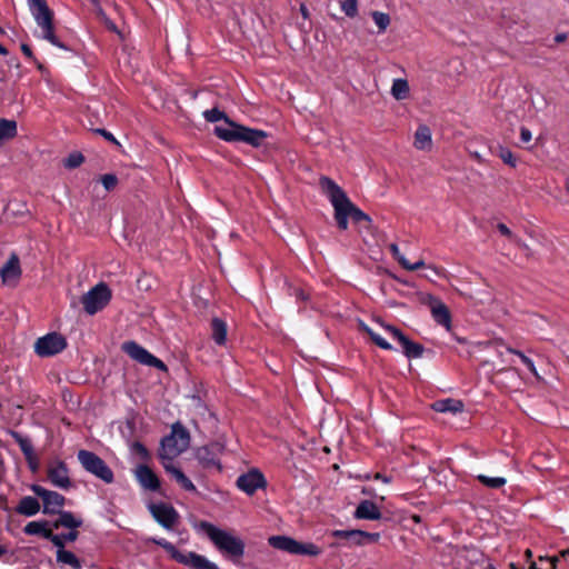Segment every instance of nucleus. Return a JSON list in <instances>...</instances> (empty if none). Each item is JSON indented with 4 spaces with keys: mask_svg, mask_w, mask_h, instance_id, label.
Listing matches in <instances>:
<instances>
[{
    "mask_svg": "<svg viewBox=\"0 0 569 569\" xmlns=\"http://www.w3.org/2000/svg\"><path fill=\"white\" fill-rule=\"evenodd\" d=\"M385 332L393 340H397L407 358L409 359H417L421 358L425 348L420 343H416L411 340H409L398 328L392 327L390 325H381Z\"/></svg>",
    "mask_w": 569,
    "mask_h": 569,
    "instance_id": "f8f14e48",
    "label": "nucleus"
},
{
    "mask_svg": "<svg viewBox=\"0 0 569 569\" xmlns=\"http://www.w3.org/2000/svg\"><path fill=\"white\" fill-rule=\"evenodd\" d=\"M320 186L335 208V218L341 230L348 228V218H352L358 222L362 220L370 222V218L352 204L346 192L333 180L322 177Z\"/></svg>",
    "mask_w": 569,
    "mask_h": 569,
    "instance_id": "f03ea898",
    "label": "nucleus"
},
{
    "mask_svg": "<svg viewBox=\"0 0 569 569\" xmlns=\"http://www.w3.org/2000/svg\"><path fill=\"white\" fill-rule=\"evenodd\" d=\"M412 519L415 520V522H420L421 521V518L419 516H412Z\"/></svg>",
    "mask_w": 569,
    "mask_h": 569,
    "instance_id": "680f3d73",
    "label": "nucleus"
},
{
    "mask_svg": "<svg viewBox=\"0 0 569 569\" xmlns=\"http://www.w3.org/2000/svg\"><path fill=\"white\" fill-rule=\"evenodd\" d=\"M22 274L19 257L11 253L7 262L0 268V278L3 286L14 288Z\"/></svg>",
    "mask_w": 569,
    "mask_h": 569,
    "instance_id": "2eb2a0df",
    "label": "nucleus"
},
{
    "mask_svg": "<svg viewBox=\"0 0 569 569\" xmlns=\"http://www.w3.org/2000/svg\"><path fill=\"white\" fill-rule=\"evenodd\" d=\"M332 535L338 539L348 540L350 543L356 546L377 542L380 539V533L362 530H335Z\"/></svg>",
    "mask_w": 569,
    "mask_h": 569,
    "instance_id": "a211bd4d",
    "label": "nucleus"
},
{
    "mask_svg": "<svg viewBox=\"0 0 569 569\" xmlns=\"http://www.w3.org/2000/svg\"><path fill=\"white\" fill-rule=\"evenodd\" d=\"M31 490L42 499L43 513L53 515L60 512L64 505V497L56 491H50L39 485H32Z\"/></svg>",
    "mask_w": 569,
    "mask_h": 569,
    "instance_id": "4468645a",
    "label": "nucleus"
},
{
    "mask_svg": "<svg viewBox=\"0 0 569 569\" xmlns=\"http://www.w3.org/2000/svg\"><path fill=\"white\" fill-rule=\"evenodd\" d=\"M355 517L357 519L378 520L381 518V512L376 503L370 500H363L358 505Z\"/></svg>",
    "mask_w": 569,
    "mask_h": 569,
    "instance_id": "5701e85b",
    "label": "nucleus"
},
{
    "mask_svg": "<svg viewBox=\"0 0 569 569\" xmlns=\"http://www.w3.org/2000/svg\"><path fill=\"white\" fill-rule=\"evenodd\" d=\"M499 156L505 163L509 164L512 168L516 167V164H517L516 158L513 157V153L509 149H507V148L501 149Z\"/></svg>",
    "mask_w": 569,
    "mask_h": 569,
    "instance_id": "49530a36",
    "label": "nucleus"
},
{
    "mask_svg": "<svg viewBox=\"0 0 569 569\" xmlns=\"http://www.w3.org/2000/svg\"><path fill=\"white\" fill-rule=\"evenodd\" d=\"M196 529L199 532L204 533L219 551L237 558L243 556L244 542L239 537H236L229 531L220 529L208 521H200L196 525Z\"/></svg>",
    "mask_w": 569,
    "mask_h": 569,
    "instance_id": "7ed1b4c3",
    "label": "nucleus"
},
{
    "mask_svg": "<svg viewBox=\"0 0 569 569\" xmlns=\"http://www.w3.org/2000/svg\"><path fill=\"white\" fill-rule=\"evenodd\" d=\"M78 531L77 530H70L68 533H61V535H54L53 537H59L60 543L54 545L57 548H64V545L67 542H73L78 539Z\"/></svg>",
    "mask_w": 569,
    "mask_h": 569,
    "instance_id": "79ce46f5",
    "label": "nucleus"
},
{
    "mask_svg": "<svg viewBox=\"0 0 569 569\" xmlns=\"http://www.w3.org/2000/svg\"><path fill=\"white\" fill-rule=\"evenodd\" d=\"M190 443V436L186 428H183L180 423H176L172 426L171 433L164 437L161 441L160 449V458L162 463L178 457L182 453Z\"/></svg>",
    "mask_w": 569,
    "mask_h": 569,
    "instance_id": "39448f33",
    "label": "nucleus"
},
{
    "mask_svg": "<svg viewBox=\"0 0 569 569\" xmlns=\"http://www.w3.org/2000/svg\"><path fill=\"white\" fill-rule=\"evenodd\" d=\"M203 117L208 122L224 120L226 124L216 126L214 134L227 142H244L252 147H259L268 137L267 132L248 128L231 121L224 112L217 108L206 110Z\"/></svg>",
    "mask_w": 569,
    "mask_h": 569,
    "instance_id": "f257e3e1",
    "label": "nucleus"
},
{
    "mask_svg": "<svg viewBox=\"0 0 569 569\" xmlns=\"http://www.w3.org/2000/svg\"><path fill=\"white\" fill-rule=\"evenodd\" d=\"M431 408L437 412H461L463 410V403L456 399H442L433 402Z\"/></svg>",
    "mask_w": 569,
    "mask_h": 569,
    "instance_id": "bb28decb",
    "label": "nucleus"
},
{
    "mask_svg": "<svg viewBox=\"0 0 569 569\" xmlns=\"http://www.w3.org/2000/svg\"><path fill=\"white\" fill-rule=\"evenodd\" d=\"M341 11L349 18H355L358 14V1L357 0H340L339 1Z\"/></svg>",
    "mask_w": 569,
    "mask_h": 569,
    "instance_id": "c9c22d12",
    "label": "nucleus"
},
{
    "mask_svg": "<svg viewBox=\"0 0 569 569\" xmlns=\"http://www.w3.org/2000/svg\"><path fill=\"white\" fill-rule=\"evenodd\" d=\"M372 19L376 23V26L379 29V33H382L387 30V28L390 24V17L388 13L381 12V11H373L371 13Z\"/></svg>",
    "mask_w": 569,
    "mask_h": 569,
    "instance_id": "f704fd0d",
    "label": "nucleus"
},
{
    "mask_svg": "<svg viewBox=\"0 0 569 569\" xmlns=\"http://www.w3.org/2000/svg\"><path fill=\"white\" fill-rule=\"evenodd\" d=\"M266 478L257 469H252L237 479V487L249 496H252L258 489L266 488Z\"/></svg>",
    "mask_w": 569,
    "mask_h": 569,
    "instance_id": "f3484780",
    "label": "nucleus"
},
{
    "mask_svg": "<svg viewBox=\"0 0 569 569\" xmlns=\"http://www.w3.org/2000/svg\"><path fill=\"white\" fill-rule=\"evenodd\" d=\"M21 51L23 52V54H24L28 59H30V60H31V61H33V62H37V59L34 58V56H33V53H32V50H31V48H30L28 44L22 43V44H21Z\"/></svg>",
    "mask_w": 569,
    "mask_h": 569,
    "instance_id": "3c124183",
    "label": "nucleus"
},
{
    "mask_svg": "<svg viewBox=\"0 0 569 569\" xmlns=\"http://www.w3.org/2000/svg\"><path fill=\"white\" fill-rule=\"evenodd\" d=\"M428 269H429V270H430V269H432L437 274L439 273V272H438V270H437V268H433V267H431L430 264L428 266Z\"/></svg>",
    "mask_w": 569,
    "mask_h": 569,
    "instance_id": "e2e57ef3",
    "label": "nucleus"
},
{
    "mask_svg": "<svg viewBox=\"0 0 569 569\" xmlns=\"http://www.w3.org/2000/svg\"><path fill=\"white\" fill-rule=\"evenodd\" d=\"M4 552H6V550H4L2 547H0V557H1Z\"/></svg>",
    "mask_w": 569,
    "mask_h": 569,
    "instance_id": "0e129e2a",
    "label": "nucleus"
},
{
    "mask_svg": "<svg viewBox=\"0 0 569 569\" xmlns=\"http://www.w3.org/2000/svg\"><path fill=\"white\" fill-rule=\"evenodd\" d=\"M134 476L140 486L147 490L156 491L160 487V481L157 475L146 465L137 466Z\"/></svg>",
    "mask_w": 569,
    "mask_h": 569,
    "instance_id": "4be33fe9",
    "label": "nucleus"
},
{
    "mask_svg": "<svg viewBox=\"0 0 569 569\" xmlns=\"http://www.w3.org/2000/svg\"><path fill=\"white\" fill-rule=\"evenodd\" d=\"M153 541L166 549L170 556L178 561V555H181L183 551H179L171 542L166 539H153Z\"/></svg>",
    "mask_w": 569,
    "mask_h": 569,
    "instance_id": "37998d69",
    "label": "nucleus"
},
{
    "mask_svg": "<svg viewBox=\"0 0 569 569\" xmlns=\"http://www.w3.org/2000/svg\"><path fill=\"white\" fill-rule=\"evenodd\" d=\"M498 231L502 234L511 239L519 248L528 250V246L522 242L519 238H517L511 230L502 222L497 224Z\"/></svg>",
    "mask_w": 569,
    "mask_h": 569,
    "instance_id": "e433bc0d",
    "label": "nucleus"
},
{
    "mask_svg": "<svg viewBox=\"0 0 569 569\" xmlns=\"http://www.w3.org/2000/svg\"><path fill=\"white\" fill-rule=\"evenodd\" d=\"M268 542L272 548L290 555L317 557L322 552V548L316 543L300 542L288 536H271Z\"/></svg>",
    "mask_w": 569,
    "mask_h": 569,
    "instance_id": "423d86ee",
    "label": "nucleus"
},
{
    "mask_svg": "<svg viewBox=\"0 0 569 569\" xmlns=\"http://www.w3.org/2000/svg\"><path fill=\"white\" fill-rule=\"evenodd\" d=\"M97 133L101 134L104 139H107L108 141H111L113 143H117L119 144V142L117 141V139L114 138V136L107 131L106 129H97L96 130Z\"/></svg>",
    "mask_w": 569,
    "mask_h": 569,
    "instance_id": "09e8293b",
    "label": "nucleus"
},
{
    "mask_svg": "<svg viewBox=\"0 0 569 569\" xmlns=\"http://www.w3.org/2000/svg\"><path fill=\"white\" fill-rule=\"evenodd\" d=\"M558 561V557H540L539 558V567L538 563L531 562L530 569H556V562Z\"/></svg>",
    "mask_w": 569,
    "mask_h": 569,
    "instance_id": "ea45409f",
    "label": "nucleus"
},
{
    "mask_svg": "<svg viewBox=\"0 0 569 569\" xmlns=\"http://www.w3.org/2000/svg\"><path fill=\"white\" fill-rule=\"evenodd\" d=\"M300 12H301V14H302V17H303L305 19H308V18H309V11H308V9H307V7H306L305 4H301V6H300Z\"/></svg>",
    "mask_w": 569,
    "mask_h": 569,
    "instance_id": "864d4df0",
    "label": "nucleus"
},
{
    "mask_svg": "<svg viewBox=\"0 0 569 569\" xmlns=\"http://www.w3.org/2000/svg\"><path fill=\"white\" fill-rule=\"evenodd\" d=\"M57 562L60 565L70 566L72 569H81V562L77 556L66 550L64 548H57Z\"/></svg>",
    "mask_w": 569,
    "mask_h": 569,
    "instance_id": "c85d7f7f",
    "label": "nucleus"
},
{
    "mask_svg": "<svg viewBox=\"0 0 569 569\" xmlns=\"http://www.w3.org/2000/svg\"><path fill=\"white\" fill-rule=\"evenodd\" d=\"M52 526L47 520L31 521L23 528V532L30 536H41L44 539L50 540L53 545L60 543L59 537H53Z\"/></svg>",
    "mask_w": 569,
    "mask_h": 569,
    "instance_id": "412c9836",
    "label": "nucleus"
},
{
    "mask_svg": "<svg viewBox=\"0 0 569 569\" xmlns=\"http://www.w3.org/2000/svg\"><path fill=\"white\" fill-rule=\"evenodd\" d=\"M132 451L133 453H136L141 460H148L149 459V451L147 450V448L140 443V442H134L132 445Z\"/></svg>",
    "mask_w": 569,
    "mask_h": 569,
    "instance_id": "de8ad7c7",
    "label": "nucleus"
},
{
    "mask_svg": "<svg viewBox=\"0 0 569 569\" xmlns=\"http://www.w3.org/2000/svg\"><path fill=\"white\" fill-rule=\"evenodd\" d=\"M363 329L377 346L386 350L391 349V345L388 343L387 340L381 335H379L378 332H376L375 330L367 326H363Z\"/></svg>",
    "mask_w": 569,
    "mask_h": 569,
    "instance_id": "58836bf2",
    "label": "nucleus"
},
{
    "mask_svg": "<svg viewBox=\"0 0 569 569\" xmlns=\"http://www.w3.org/2000/svg\"><path fill=\"white\" fill-rule=\"evenodd\" d=\"M149 510L156 521L167 530L173 529L178 522V512L167 503H152L149 506Z\"/></svg>",
    "mask_w": 569,
    "mask_h": 569,
    "instance_id": "dca6fc26",
    "label": "nucleus"
},
{
    "mask_svg": "<svg viewBox=\"0 0 569 569\" xmlns=\"http://www.w3.org/2000/svg\"><path fill=\"white\" fill-rule=\"evenodd\" d=\"M111 299V290L104 282H99L81 298V303L88 315H94L103 309Z\"/></svg>",
    "mask_w": 569,
    "mask_h": 569,
    "instance_id": "1a4fd4ad",
    "label": "nucleus"
},
{
    "mask_svg": "<svg viewBox=\"0 0 569 569\" xmlns=\"http://www.w3.org/2000/svg\"><path fill=\"white\" fill-rule=\"evenodd\" d=\"M66 347V338L60 333L51 332L36 341L34 351L40 357H51L61 352Z\"/></svg>",
    "mask_w": 569,
    "mask_h": 569,
    "instance_id": "9d476101",
    "label": "nucleus"
},
{
    "mask_svg": "<svg viewBox=\"0 0 569 569\" xmlns=\"http://www.w3.org/2000/svg\"><path fill=\"white\" fill-rule=\"evenodd\" d=\"M10 436L19 445L29 465L34 460V449L31 440L17 431H10Z\"/></svg>",
    "mask_w": 569,
    "mask_h": 569,
    "instance_id": "a878e982",
    "label": "nucleus"
},
{
    "mask_svg": "<svg viewBox=\"0 0 569 569\" xmlns=\"http://www.w3.org/2000/svg\"><path fill=\"white\" fill-rule=\"evenodd\" d=\"M507 351L510 352V353H513L516 356H518L521 360V362L527 367V369L535 376H537V369H536V366L532 361V359H530L529 357H527L522 351L520 350H516L513 348H507Z\"/></svg>",
    "mask_w": 569,
    "mask_h": 569,
    "instance_id": "4c0bfd02",
    "label": "nucleus"
},
{
    "mask_svg": "<svg viewBox=\"0 0 569 569\" xmlns=\"http://www.w3.org/2000/svg\"><path fill=\"white\" fill-rule=\"evenodd\" d=\"M509 567H510V569H523L521 566H518V565H516V563H513V562H512V563H510V566H509Z\"/></svg>",
    "mask_w": 569,
    "mask_h": 569,
    "instance_id": "bf43d9fd",
    "label": "nucleus"
},
{
    "mask_svg": "<svg viewBox=\"0 0 569 569\" xmlns=\"http://www.w3.org/2000/svg\"><path fill=\"white\" fill-rule=\"evenodd\" d=\"M59 518L51 522V526L53 529H58L60 527L68 528L70 530H76L77 528L82 526V519L79 517H76L70 511H60Z\"/></svg>",
    "mask_w": 569,
    "mask_h": 569,
    "instance_id": "b1692460",
    "label": "nucleus"
},
{
    "mask_svg": "<svg viewBox=\"0 0 569 569\" xmlns=\"http://www.w3.org/2000/svg\"><path fill=\"white\" fill-rule=\"evenodd\" d=\"M178 562L191 569H219L214 562L192 551H183L181 555H178Z\"/></svg>",
    "mask_w": 569,
    "mask_h": 569,
    "instance_id": "aec40b11",
    "label": "nucleus"
},
{
    "mask_svg": "<svg viewBox=\"0 0 569 569\" xmlns=\"http://www.w3.org/2000/svg\"><path fill=\"white\" fill-rule=\"evenodd\" d=\"M40 510L39 501L31 496L23 497L17 506V512L27 517L37 515Z\"/></svg>",
    "mask_w": 569,
    "mask_h": 569,
    "instance_id": "cd10ccee",
    "label": "nucleus"
},
{
    "mask_svg": "<svg viewBox=\"0 0 569 569\" xmlns=\"http://www.w3.org/2000/svg\"><path fill=\"white\" fill-rule=\"evenodd\" d=\"M84 158L81 153L74 152L71 153L66 160H64V167L69 169H73L79 167L83 162Z\"/></svg>",
    "mask_w": 569,
    "mask_h": 569,
    "instance_id": "c03bdc74",
    "label": "nucleus"
},
{
    "mask_svg": "<svg viewBox=\"0 0 569 569\" xmlns=\"http://www.w3.org/2000/svg\"><path fill=\"white\" fill-rule=\"evenodd\" d=\"M211 326H212L213 341L219 346L224 345L227 341V325H226V322L219 318H214L212 320Z\"/></svg>",
    "mask_w": 569,
    "mask_h": 569,
    "instance_id": "c756f323",
    "label": "nucleus"
},
{
    "mask_svg": "<svg viewBox=\"0 0 569 569\" xmlns=\"http://www.w3.org/2000/svg\"><path fill=\"white\" fill-rule=\"evenodd\" d=\"M77 457L87 472L102 480L104 483L113 482V471L98 455L89 450H79Z\"/></svg>",
    "mask_w": 569,
    "mask_h": 569,
    "instance_id": "6e6552de",
    "label": "nucleus"
},
{
    "mask_svg": "<svg viewBox=\"0 0 569 569\" xmlns=\"http://www.w3.org/2000/svg\"><path fill=\"white\" fill-rule=\"evenodd\" d=\"M31 16L41 30L40 37L52 46L67 50V47L54 34L53 12L46 0H27Z\"/></svg>",
    "mask_w": 569,
    "mask_h": 569,
    "instance_id": "20e7f679",
    "label": "nucleus"
},
{
    "mask_svg": "<svg viewBox=\"0 0 569 569\" xmlns=\"http://www.w3.org/2000/svg\"><path fill=\"white\" fill-rule=\"evenodd\" d=\"M17 136V122L14 120L0 119V146L4 140Z\"/></svg>",
    "mask_w": 569,
    "mask_h": 569,
    "instance_id": "7c9ffc66",
    "label": "nucleus"
},
{
    "mask_svg": "<svg viewBox=\"0 0 569 569\" xmlns=\"http://www.w3.org/2000/svg\"><path fill=\"white\" fill-rule=\"evenodd\" d=\"M375 478L378 480H381L382 482H386V483H388L390 481V479L388 477H385L381 473H376Z\"/></svg>",
    "mask_w": 569,
    "mask_h": 569,
    "instance_id": "5fc2aeb1",
    "label": "nucleus"
},
{
    "mask_svg": "<svg viewBox=\"0 0 569 569\" xmlns=\"http://www.w3.org/2000/svg\"><path fill=\"white\" fill-rule=\"evenodd\" d=\"M391 94L396 100H403L409 96V84L405 79H395L391 87Z\"/></svg>",
    "mask_w": 569,
    "mask_h": 569,
    "instance_id": "473e14b6",
    "label": "nucleus"
},
{
    "mask_svg": "<svg viewBox=\"0 0 569 569\" xmlns=\"http://www.w3.org/2000/svg\"><path fill=\"white\" fill-rule=\"evenodd\" d=\"M101 183L107 191H110L118 184V178L113 173H107L101 177Z\"/></svg>",
    "mask_w": 569,
    "mask_h": 569,
    "instance_id": "a18cd8bd",
    "label": "nucleus"
},
{
    "mask_svg": "<svg viewBox=\"0 0 569 569\" xmlns=\"http://www.w3.org/2000/svg\"><path fill=\"white\" fill-rule=\"evenodd\" d=\"M162 465L182 489L189 492H194L197 490L192 481L179 468L174 467L171 462H163Z\"/></svg>",
    "mask_w": 569,
    "mask_h": 569,
    "instance_id": "393cba45",
    "label": "nucleus"
},
{
    "mask_svg": "<svg viewBox=\"0 0 569 569\" xmlns=\"http://www.w3.org/2000/svg\"><path fill=\"white\" fill-rule=\"evenodd\" d=\"M532 138V133L531 131L526 128V127H521L520 129V140L525 143L529 142Z\"/></svg>",
    "mask_w": 569,
    "mask_h": 569,
    "instance_id": "8fccbe9b",
    "label": "nucleus"
},
{
    "mask_svg": "<svg viewBox=\"0 0 569 569\" xmlns=\"http://www.w3.org/2000/svg\"><path fill=\"white\" fill-rule=\"evenodd\" d=\"M224 451V446L219 442H211L197 450V459L203 468H216L221 470L220 457Z\"/></svg>",
    "mask_w": 569,
    "mask_h": 569,
    "instance_id": "ddd939ff",
    "label": "nucleus"
},
{
    "mask_svg": "<svg viewBox=\"0 0 569 569\" xmlns=\"http://www.w3.org/2000/svg\"><path fill=\"white\" fill-rule=\"evenodd\" d=\"M122 350L137 362L153 367L160 370H166V365L151 355L147 349L138 345L136 341H127L122 345Z\"/></svg>",
    "mask_w": 569,
    "mask_h": 569,
    "instance_id": "9b49d317",
    "label": "nucleus"
},
{
    "mask_svg": "<svg viewBox=\"0 0 569 569\" xmlns=\"http://www.w3.org/2000/svg\"><path fill=\"white\" fill-rule=\"evenodd\" d=\"M476 478L481 485L490 489H499L507 483V479L505 477H489L486 475H478Z\"/></svg>",
    "mask_w": 569,
    "mask_h": 569,
    "instance_id": "72a5a7b5",
    "label": "nucleus"
},
{
    "mask_svg": "<svg viewBox=\"0 0 569 569\" xmlns=\"http://www.w3.org/2000/svg\"><path fill=\"white\" fill-rule=\"evenodd\" d=\"M0 54H2V56H7L8 54V50L3 46H1V44H0Z\"/></svg>",
    "mask_w": 569,
    "mask_h": 569,
    "instance_id": "13d9d810",
    "label": "nucleus"
},
{
    "mask_svg": "<svg viewBox=\"0 0 569 569\" xmlns=\"http://www.w3.org/2000/svg\"><path fill=\"white\" fill-rule=\"evenodd\" d=\"M567 38H568V37H567V33L561 32V33L556 34V37H555V41H556L557 43H562V42H565V41L567 40Z\"/></svg>",
    "mask_w": 569,
    "mask_h": 569,
    "instance_id": "603ef678",
    "label": "nucleus"
},
{
    "mask_svg": "<svg viewBox=\"0 0 569 569\" xmlns=\"http://www.w3.org/2000/svg\"><path fill=\"white\" fill-rule=\"evenodd\" d=\"M415 147L423 150L427 147V127L420 126L416 132Z\"/></svg>",
    "mask_w": 569,
    "mask_h": 569,
    "instance_id": "a19ab883",
    "label": "nucleus"
},
{
    "mask_svg": "<svg viewBox=\"0 0 569 569\" xmlns=\"http://www.w3.org/2000/svg\"><path fill=\"white\" fill-rule=\"evenodd\" d=\"M560 556L563 558V559H567L569 557V549H565L560 552Z\"/></svg>",
    "mask_w": 569,
    "mask_h": 569,
    "instance_id": "6e6d98bb",
    "label": "nucleus"
},
{
    "mask_svg": "<svg viewBox=\"0 0 569 569\" xmlns=\"http://www.w3.org/2000/svg\"><path fill=\"white\" fill-rule=\"evenodd\" d=\"M390 248V251L393 256V258L406 269L408 270H415L417 268H419L420 266L423 264V261L422 260H418L417 262L415 263H410L406 257L400 252V249L399 247L396 244V243H391L389 246Z\"/></svg>",
    "mask_w": 569,
    "mask_h": 569,
    "instance_id": "2f4dec72",
    "label": "nucleus"
},
{
    "mask_svg": "<svg viewBox=\"0 0 569 569\" xmlns=\"http://www.w3.org/2000/svg\"><path fill=\"white\" fill-rule=\"evenodd\" d=\"M31 469H36L38 467L37 457L34 456V460L29 465Z\"/></svg>",
    "mask_w": 569,
    "mask_h": 569,
    "instance_id": "4d7b16f0",
    "label": "nucleus"
},
{
    "mask_svg": "<svg viewBox=\"0 0 569 569\" xmlns=\"http://www.w3.org/2000/svg\"><path fill=\"white\" fill-rule=\"evenodd\" d=\"M568 189H569V181H568Z\"/></svg>",
    "mask_w": 569,
    "mask_h": 569,
    "instance_id": "69168bd1",
    "label": "nucleus"
},
{
    "mask_svg": "<svg viewBox=\"0 0 569 569\" xmlns=\"http://www.w3.org/2000/svg\"><path fill=\"white\" fill-rule=\"evenodd\" d=\"M525 555H526V557H527L528 559H530V558L532 557V552H531V550H530V549H527V550H526V552H525Z\"/></svg>",
    "mask_w": 569,
    "mask_h": 569,
    "instance_id": "052dcab7",
    "label": "nucleus"
},
{
    "mask_svg": "<svg viewBox=\"0 0 569 569\" xmlns=\"http://www.w3.org/2000/svg\"><path fill=\"white\" fill-rule=\"evenodd\" d=\"M429 313L436 326L442 328L459 343H466L465 338L457 337L452 323V313L449 307L439 298L429 293Z\"/></svg>",
    "mask_w": 569,
    "mask_h": 569,
    "instance_id": "0eeeda50",
    "label": "nucleus"
},
{
    "mask_svg": "<svg viewBox=\"0 0 569 569\" xmlns=\"http://www.w3.org/2000/svg\"><path fill=\"white\" fill-rule=\"evenodd\" d=\"M48 478L58 488L68 489L71 486L68 468L62 461H57L49 466Z\"/></svg>",
    "mask_w": 569,
    "mask_h": 569,
    "instance_id": "6ab92c4d",
    "label": "nucleus"
}]
</instances>
